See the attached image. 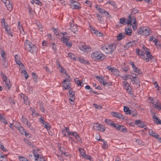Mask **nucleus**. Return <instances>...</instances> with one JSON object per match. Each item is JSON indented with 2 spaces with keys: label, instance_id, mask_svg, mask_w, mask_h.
<instances>
[{
  "label": "nucleus",
  "instance_id": "nucleus-1",
  "mask_svg": "<svg viewBox=\"0 0 161 161\" xmlns=\"http://www.w3.org/2000/svg\"><path fill=\"white\" fill-rule=\"evenodd\" d=\"M136 53L139 56L142 57V58L145 59L146 62H149V59L152 60L153 62L156 61V60L153 58V57L151 53L150 52H147L146 53V55L147 58H146L145 56V53H144L142 50H140V49H136Z\"/></svg>",
  "mask_w": 161,
  "mask_h": 161
},
{
  "label": "nucleus",
  "instance_id": "nucleus-2",
  "mask_svg": "<svg viewBox=\"0 0 161 161\" xmlns=\"http://www.w3.org/2000/svg\"><path fill=\"white\" fill-rule=\"evenodd\" d=\"M116 45L115 44L103 45L102 46L101 49L106 53L110 54L112 53L115 50Z\"/></svg>",
  "mask_w": 161,
  "mask_h": 161
},
{
  "label": "nucleus",
  "instance_id": "nucleus-3",
  "mask_svg": "<svg viewBox=\"0 0 161 161\" xmlns=\"http://www.w3.org/2000/svg\"><path fill=\"white\" fill-rule=\"evenodd\" d=\"M91 58L92 59L95 61H102L105 58V56L101 52L96 51L91 54Z\"/></svg>",
  "mask_w": 161,
  "mask_h": 161
},
{
  "label": "nucleus",
  "instance_id": "nucleus-4",
  "mask_svg": "<svg viewBox=\"0 0 161 161\" xmlns=\"http://www.w3.org/2000/svg\"><path fill=\"white\" fill-rule=\"evenodd\" d=\"M24 45L25 48L29 49V51L32 54L34 53L37 51L36 47L27 40H25L24 43Z\"/></svg>",
  "mask_w": 161,
  "mask_h": 161
},
{
  "label": "nucleus",
  "instance_id": "nucleus-5",
  "mask_svg": "<svg viewBox=\"0 0 161 161\" xmlns=\"http://www.w3.org/2000/svg\"><path fill=\"white\" fill-rule=\"evenodd\" d=\"M151 33L150 29L148 27H141L138 32L139 34L142 35L144 36H148Z\"/></svg>",
  "mask_w": 161,
  "mask_h": 161
},
{
  "label": "nucleus",
  "instance_id": "nucleus-6",
  "mask_svg": "<svg viewBox=\"0 0 161 161\" xmlns=\"http://www.w3.org/2000/svg\"><path fill=\"white\" fill-rule=\"evenodd\" d=\"M1 75L3 80L5 83L6 88L8 90H9L11 85V84L9 80L7 79L6 76L2 72L1 73Z\"/></svg>",
  "mask_w": 161,
  "mask_h": 161
},
{
  "label": "nucleus",
  "instance_id": "nucleus-7",
  "mask_svg": "<svg viewBox=\"0 0 161 161\" xmlns=\"http://www.w3.org/2000/svg\"><path fill=\"white\" fill-rule=\"evenodd\" d=\"M93 128L95 130H97L102 132L104 131L105 129V127L102 125H100L97 123L95 124L93 126Z\"/></svg>",
  "mask_w": 161,
  "mask_h": 161
},
{
  "label": "nucleus",
  "instance_id": "nucleus-8",
  "mask_svg": "<svg viewBox=\"0 0 161 161\" xmlns=\"http://www.w3.org/2000/svg\"><path fill=\"white\" fill-rule=\"evenodd\" d=\"M127 21V24L128 25H131L132 22L133 24L137 23L136 17L134 16H131V15H129V19Z\"/></svg>",
  "mask_w": 161,
  "mask_h": 161
},
{
  "label": "nucleus",
  "instance_id": "nucleus-9",
  "mask_svg": "<svg viewBox=\"0 0 161 161\" xmlns=\"http://www.w3.org/2000/svg\"><path fill=\"white\" fill-rule=\"evenodd\" d=\"M70 78V76L69 75L67 76V78L65 79L63 81V83L65 84L66 85L64 86V88L65 90L69 89L70 86L69 85L70 83L69 81V79Z\"/></svg>",
  "mask_w": 161,
  "mask_h": 161
},
{
  "label": "nucleus",
  "instance_id": "nucleus-10",
  "mask_svg": "<svg viewBox=\"0 0 161 161\" xmlns=\"http://www.w3.org/2000/svg\"><path fill=\"white\" fill-rule=\"evenodd\" d=\"M123 83V85L125 86V88L127 92L130 94H132L131 87L130 86L129 84L126 81H124Z\"/></svg>",
  "mask_w": 161,
  "mask_h": 161
},
{
  "label": "nucleus",
  "instance_id": "nucleus-11",
  "mask_svg": "<svg viewBox=\"0 0 161 161\" xmlns=\"http://www.w3.org/2000/svg\"><path fill=\"white\" fill-rule=\"evenodd\" d=\"M135 124L140 128H144V129H147V127L146 125L144 124L143 122L140 120H137L135 121Z\"/></svg>",
  "mask_w": 161,
  "mask_h": 161
},
{
  "label": "nucleus",
  "instance_id": "nucleus-12",
  "mask_svg": "<svg viewBox=\"0 0 161 161\" xmlns=\"http://www.w3.org/2000/svg\"><path fill=\"white\" fill-rule=\"evenodd\" d=\"M39 121L41 124H42V126L46 128L47 130H49L51 128L50 125L47 122L45 121L41 117L39 119Z\"/></svg>",
  "mask_w": 161,
  "mask_h": 161
},
{
  "label": "nucleus",
  "instance_id": "nucleus-13",
  "mask_svg": "<svg viewBox=\"0 0 161 161\" xmlns=\"http://www.w3.org/2000/svg\"><path fill=\"white\" fill-rule=\"evenodd\" d=\"M69 40V39L67 36L65 37H62L61 39V41L66 46H68L69 47H70L72 46V43L71 42H68Z\"/></svg>",
  "mask_w": 161,
  "mask_h": 161
},
{
  "label": "nucleus",
  "instance_id": "nucleus-14",
  "mask_svg": "<svg viewBox=\"0 0 161 161\" xmlns=\"http://www.w3.org/2000/svg\"><path fill=\"white\" fill-rule=\"evenodd\" d=\"M132 81H134V82H133V84H136L137 85V88H138L140 86V80L138 77H133Z\"/></svg>",
  "mask_w": 161,
  "mask_h": 161
},
{
  "label": "nucleus",
  "instance_id": "nucleus-15",
  "mask_svg": "<svg viewBox=\"0 0 161 161\" xmlns=\"http://www.w3.org/2000/svg\"><path fill=\"white\" fill-rule=\"evenodd\" d=\"M91 31L92 33L94 34L97 36L100 37L103 36V33L97 31L95 28L91 29Z\"/></svg>",
  "mask_w": 161,
  "mask_h": 161
},
{
  "label": "nucleus",
  "instance_id": "nucleus-16",
  "mask_svg": "<svg viewBox=\"0 0 161 161\" xmlns=\"http://www.w3.org/2000/svg\"><path fill=\"white\" fill-rule=\"evenodd\" d=\"M111 115L115 118L119 119H123L124 118V117H123L122 115L119 113L114 112H111Z\"/></svg>",
  "mask_w": 161,
  "mask_h": 161
},
{
  "label": "nucleus",
  "instance_id": "nucleus-17",
  "mask_svg": "<svg viewBox=\"0 0 161 161\" xmlns=\"http://www.w3.org/2000/svg\"><path fill=\"white\" fill-rule=\"evenodd\" d=\"M152 118L153 119L154 121L155 122L157 125L161 124V120L159 119L155 115V113H153Z\"/></svg>",
  "mask_w": 161,
  "mask_h": 161
},
{
  "label": "nucleus",
  "instance_id": "nucleus-18",
  "mask_svg": "<svg viewBox=\"0 0 161 161\" xmlns=\"http://www.w3.org/2000/svg\"><path fill=\"white\" fill-rule=\"evenodd\" d=\"M136 42L135 41H132L129 42L124 46L125 49L127 50L129 47H132L134 45H136Z\"/></svg>",
  "mask_w": 161,
  "mask_h": 161
},
{
  "label": "nucleus",
  "instance_id": "nucleus-19",
  "mask_svg": "<svg viewBox=\"0 0 161 161\" xmlns=\"http://www.w3.org/2000/svg\"><path fill=\"white\" fill-rule=\"evenodd\" d=\"M18 128V130L22 134L25 135L26 136H27L28 135H31V134L29 133H27L24 128L22 127H19Z\"/></svg>",
  "mask_w": 161,
  "mask_h": 161
},
{
  "label": "nucleus",
  "instance_id": "nucleus-20",
  "mask_svg": "<svg viewBox=\"0 0 161 161\" xmlns=\"http://www.w3.org/2000/svg\"><path fill=\"white\" fill-rule=\"evenodd\" d=\"M97 140L99 141H100L103 142V145L102 146V147L103 149L105 150L108 147V144L107 142L105 140L102 139L101 137L100 136L99 139L96 138Z\"/></svg>",
  "mask_w": 161,
  "mask_h": 161
},
{
  "label": "nucleus",
  "instance_id": "nucleus-21",
  "mask_svg": "<svg viewBox=\"0 0 161 161\" xmlns=\"http://www.w3.org/2000/svg\"><path fill=\"white\" fill-rule=\"evenodd\" d=\"M116 130L123 132H126V128L123 125H119L118 126Z\"/></svg>",
  "mask_w": 161,
  "mask_h": 161
},
{
  "label": "nucleus",
  "instance_id": "nucleus-22",
  "mask_svg": "<svg viewBox=\"0 0 161 161\" xmlns=\"http://www.w3.org/2000/svg\"><path fill=\"white\" fill-rule=\"evenodd\" d=\"M130 64L132 65V67L133 70V71L137 73V75H138L140 74V69L136 66L134 63L131 62Z\"/></svg>",
  "mask_w": 161,
  "mask_h": 161
},
{
  "label": "nucleus",
  "instance_id": "nucleus-23",
  "mask_svg": "<svg viewBox=\"0 0 161 161\" xmlns=\"http://www.w3.org/2000/svg\"><path fill=\"white\" fill-rule=\"evenodd\" d=\"M78 4V2L75 1L73 2H72V3L70 5V6L73 9H79L80 8V7L79 5H77V4Z\"/></svg>",
  "mask_w": 161,
  "mask_h": 161
},
{
  "label": "nucleus",
  "instance_id": "nucleus-24",
  "mask_svg": "<svg viewBox=\"0 0 161 161\" xmlns=\"http://www.w3.org/2000/svg\"><path fill=\"white\" fill-rule=\"evenodd\" d=\"M148 132L150 135L155 138H158V135L155 131H153L152 129H149L148 130Z\"/></svg>",
  "mask_w": 161,
  "mask_h": 161
},
{
  "label": "nucleus",
  "instance_id": "nucleus-25",
  "mask_svg": "<svg viewBox=\"0 0 161 161\" xmlns=\"http://www.w3.org/2000/svg\"><path fill=\"white\" fill-rule=\"evenodd\" d=\"M99 12L100 13L106 15H108L109 17H110V15L109 14L108 12L106 11L104 9L101 8H99L98 10Z\"/></svg>",
  "mask_w": 161,
  "mask_h": 161
},
{
  "label": "nucleus",
  "instance_id": "nucleus-26",
  "mask_svg": "<svg viewBox=\"0 0 161 161\" xmlns=\"http://www.w3.org/2000/svg\"><path fill=\"white\" fill-rule=\"evenodd\" d=\"M68 135H72L73 136H75L76 139H77L78 140H79L80 139V138L79 136V135H78L76 132H70L68 134Z\"/></svg>",
  "mask_w": 161,
  "mask_h": 161
},
{
  "label": "nucleus",
  "instance_id": "nucleus-27",
  "mask_svg": "<svg viewBox=\"0 0 161 161\" xmlns=\"http://www.w3.org/2000/svg\"><path fill=\"white\" fill-rule=\"evenodd\" d=\"M125 35L124 34H122L121 33L119 34L116 36L117 40L118 41L121 40L125 38Z\"/></svg>",
  "mask_w": 161,
  "mask_h": 161
},
{
  "label": "nucleus",
  "instance_id": "nucleus-28",
  "mask_svg": "<svg viewBox=\"0 0 161 161\" xmlns=\"http://www.w3.org/2000/svg\"><path fill=\"white\" fill-rule=\"evenodd\" d=\"M111 72L114 75L116 76H118L119 75V72L117 69L114 68V67H113V69L111 70Z\"/></svg>",
  "mask_w": 161,
  "mask_h": 161
},
{
  "label": "nucleus",
  "instance_id": "nucleus-29",
  "mask_svg": "<svg viewBox=\"0 0 161 161\" xmlns=\"http://www.w3.org/2000/svg\"><path fill=\"white\" fill-rule=\"evenodd\" d=\"M78 60L81 63H83L85 64H89L90 63L89 62L86 60L84 58H78Z\"/></svg>",
  "mask_w": 161,
  "mask_h": 161
},
{
  "label": "nucleus",
  "instance_id": "nucleus-30",
  "mask_svg": "<svg viewBox=\"0 0 161 161\" xmlns=\"http://www.w3.org/2000/svg\"><path fill=\"white\" fill-rule=\"evenodd\" d=\"M78 46L79 48L81 50L84 52H86V49H85L86 46L84 45L83 43H81Z\"/></svg>",
  "mask_w": 161,
  "mask_h": 161
},
{
  "label": "nucleus",
  "instance_id": "nucleus-31",
  "mask_svg": "<svg viewBox=\"0 0 161 161\" xmlns=\"http://www.w3.org/2000/svg\"><path fill=\"white\" fill-rule=\"evenodd\" d=\"M160 103L158 100L156 99V103L154 105L156 107V108L160 110L161 109V106H160Z\"/></svg>",
  "mask_w": 161,
  "mask_h": 161
},
{
  "label": "nucleus",
  "instance_id": "nucleus-32",
  "mask_svg": "<svg viewBox=\"0 0 161 161\" xmlns=\"http://www.w3.org/2000/svg\"><path fill=\"white\" fill-rule=\"evenodd\" d=\"M69 97L70 98L75 97V92L72 89H70L69 91Z\"/></svg>",
  "mask_w": 161,
  "mask_h": 161
},
{
  "label": "nucleus",
  "instance_id": "nucleus-33",
  "mask_svg": "<svg viewBox=\"0 0 161 161\" xmlns=\"http://www.w3.org/2000/svg\"><path fill=\"white\" fill-rule=\"evenodd\" d=\"M125 32L126 34L128 35L129 36H130L131 35L132 32H131V29L130 28H129L127 29L126 28H125Z\"/></svg>",
  "mask_w": 161,
  "mask_h": 161
},
{
  "label": "nucleus",
  "instance_id": "nucleus-34",
  "mask_svg": "<svg viewBox=\"0 0 161 161\" xmlns=\"http://www.w3.org/2000/svg\"><path fill=\"white\" fill-rule=\"evenodd\" d=\"M124 110L127 114H131V111L129 108L127 106H125L124 107Z\"/></svg>",
  "mask_w": 161,
  "mask_h": 161
},
{
  "label": "nucleus",
  "instance_id": "nucleus-35",
  "mask_svg": "<svg viewBox=\"0 0 161 161\" xmlns=\"http://www.w3.org/2000/svg\"><path fill=\"white\" fill-rule=\"evenodd\" d=\"M5 31L7 32V33L10 36H13V34L10 30V28L8 26L5 28Z\"/></svg>",
  "mask_w": 161,
  "mask_h": 161
},
{
  "label": "nucleus",
  "instance_id": "nucleus-36",
  "mask_svg": "<svg viewBox=\"0 0 161 161\" xmlns=\"http://www.w3.org/2000/svg\"><path fill=\"white\" fill-rule=\"evenodd\" d=\"M1 21L2 24L3 26L4 29L8 27V24L6 23L4 19L3 18L2 19Z\"/></svg>",
  "mask_w": 161,
  "mask_h": 161
},
{
  "label": "nucleus",
  "instance_id": "nucleus-37",
  "mask_svg": "<svg viewBox=\"0 0 161 161\" xmlns=\"http://www.w3.org/2000/svg\"><path fill=\"white\" fill-rule=\"evenodd\" d=\"M68 56L71 59L74 60H75L76 59V57L75 55L73 53H68Z\"/></svg>",
  "mask_w": 161,
  "mask_h": 161
},
{
  "label": "nucleus",
  "instance_id": "nucleus-38",
  "mask_svg": "<svg viewBox=\"0 0 161 161\" xmlns=\"http://www.w3.org/2000/svg\"><path fill=\"white\" fill-rule=\"evenodd\" d=\"M33 79L34 81L36 82H37V76H36V74L35 73H33L31 74Z\"/></svg>",
  "mask_w": 161,
  "mask_h": 161
},
{
  "label": "nucleus",
  "instance_id": "nucleus-39",
  "mask_svg": "<svg viewBox=\"0 0 161 161\" xmlns=\"http://www.w3.org/2000/svg\"><path fill=\"white\" fill-rule=\"evenodd\" d=\"M33 154L35 157L36 158L35 160H37L38 159H39V155L37 153V152H36L35 150L33 149Z\"/></svg>",
  "mask_w": 161,
  "mask_h": 161
},
{
  "label": "nucleus",
  "instance_id": "nucleus-40",
  "mask_svg": "<svg viewBox=\"0 0 161 161\" xmlns=\"http://www.w3.org/2000/svg\"><path fill=\"white\" fill-rule=\"evenodd\" d=\"M126 19L124 18H120L119 19V23L123 25H126L127 24V22L125 21Z\"/></svg>",
  "mask_w": 161,
  "mask_h": 161
},
{
  "label": "nucleus",
  "instance_id": "nucleus-41",
  "mask_svg": "<svg viewBox=\"0 0 161 161\" xmlns=\"http://www.w3.org/2000/svg\"><path fill=\"white\" fill-rule=\"evenodd\" d=\"M21 72L23 74V75H24V77L25 79H27L29 77V76L26 71L25 70H23Z\"/></svg>",
  "mask_w": 161,
  "mask_h": 161
},
{
  "label": "nucleus",
  "instance_id": "nucleus-42",
  "mask_svg": "<svg viewBox=\"0 0 161 161\" xmlns=\"http://www.w3.org/2000/svg\"><path fill=\"white\" fill-rule=\"evenodd\" d=\"M18 28L20 31V33L23 35H24L25 33L24 31V29H23L22 25H19V26H18Z\"/></svg>",
  "mask_w": 161,
  "mask_h": 161
},
{
  "label": "nucleus",
  "instance_id": "nucleus-43",
  "mask_svg": "<svg viewBox=\"0 0 161 161\" xmlns=\"http://www.w3.org/2000/svg\"><path fill=\"white\" fill-rule=\"evenodd\" d=\"M50 46L55 52L56 51V46L54 43H51Z\"/></svg>",
  "mask_w": 161,
  "mask_h": 161
},
{
  "label": "nucleus",
  "instance_id": "nucleus-44",
  "mask_svg": "<svg viewBox=\"0 0 161 161\" xmlns=\"http://www.w3.org/2000/svg\"><path fill=\"white\" fill-rule=\"evenodd\" d=\"M108 120L111 122V123H110V125L113 127L115 128L116 130V128H117L118 126L119 125L118 124H115L114 123H113L112 121H111V120Z\"/></svg>",
  "mask_w": 161,
  "mask_h": 161
},
{
  "label": "nucleus",
  "instance_id": "nucleus-45",
  "mask_svg": "<svg viewBox=\"0 0 161 161\" xmlns=\"http://www.w3.org/2000/svg\"><path fill=\"white\" fill-rule=\"evenodd\" d=\"M75 81L76 83L78 86H80L81 87L82 86L81 84V81L80 80H79L78 78H77L75 80Z\"/></svg>",
  "mask_w": 161,
  "mask_h": 161
},
{
  "label": "nucleus",
  "instance_id": "nucleus-46",
  "mask_svg": "<svg viewBox=\"0 0 161 161\" xmlns=\"http://www.w3.org/2000/svg\"><path fill=\"white\" fill-rule=\"evenodd\" d=\"M129 76H131V75H125L124 76H122V78H123V79L124 80H127L128 78L130 79H131V81H132L131 78L130 77H129Z\"/></svg>",
  "mask_w": 161,
  "mask_h": 161
},
{
  "label": "nucleus",
  "instance_id": "nucleus-47",
  "mask_svg": "<svg viewBox=\"0 0 161 161\" xmlns=\"http://www.w3.org/2000/svg\"><path fill=\"white\" fill-rule=\"evenodd\" d=\"M96 15H97V19L99 20V22H102L103 21V18H102V16L98 14H96Z\"/></svg>",
  "mask_w": 161,
  "mask_h": 161
},
{
  "label": "nucleus",
  "instance_id": "nucleus-48",
  "mask_svg": "<svg viewBox=\"0 0 161 161\" xmlns=\"http://www.w3.org/2000/svg\"><path fill=\"white\" fill-rule=\"evenodd\" d=\"M3 67L5 68H6L8 66V62L6 60V59H3Z\"/></svg>",
  "mask_w": 161,
  "mask_h": 161
},
{
  "label": "nucleus",
  "instance_id": "nucleus-49",
  "mask_svg": "<svg viewBox=\"0 0 161 161\" xmlns=\"http://www.w3.org/2000/svg\"><path fill=\"white\" fill-rule=\"evenodd\" d=\"M79 151L80 153V154L83 157L84 156H86V154L84 152V150L83 148H80Z\"/></svg>",
  "mask_w": 161,
  "mask_h": 161
},
{
  "label": "nucleus",
  "instance_id": "nucleus-50",
  "mask_svg": "<svg viewBox=\"0 0 161 161\" xmlns=\"http://www.w3.org/2000/svg\"><path fill=\"white\" fill-rule=\"evenodd\" d=\"M52 29L53 30V31L54 32V34L56 35H59V33L60 31H58L57 30V29H55L53 27L52 28Z\"/></svg>",
  "mask_w": 161,
  "mask_h": 161
},
{
  "label": "nucleus",
  "instance_id": "nucleus-51",
  "mask_svg": "<svg viewBox=\"0 0 161 161\" xmlns=\"http://www.w3.org/2000/svg\"><path fill=\"white\" fill-rule=\"evenodd\" d=\"M19 158L20 161H28V160L26 158L22 156L19 157Z\"/></svg>",
  "mask_w": 161,
  "mask_h": 161
},
{
  "label": "nucleus",
  "instance_id": "nucleus-52",
  "mask_svg": "<svg viewBox=\"0 0 161 161\" xmlns=\"http://www.w3.org/2000/svg\"><path fill=\"white\" fill-rule=\"evenodd\" d=\"M108 3L109 4H111V5L113 6L114 9L117 8V7L115 5V3L114 2H108Z\"/></svg>",
  "mask_w": 161,
  "mask_h": 161
},
{
  "label": "nucleus",
  "instance_id": "nucleus-53",
  "mask_svg": "<svg viewBox=\"0 0 161 161\" xmlns=\"http://www.w3.org/2000/svg\"><path fill=\"white\" fill-rule=\"evenodd\" d=\"M85 3L87 4V6L89 7H91L92 5V3L91 2L88 1H86L85 2Z\"/></svg>",
  "mask_w": 161,
  "mask_h": 161
},
{
  "label": "nucleus",
  "instance_id": "nucleus-54",
  "mask_svg": "<svg viewBox=\"0 0 161 161\" xmlns=\"http://www.w3.org/2000/svg\"><path fill=\"white\" fill-rule=\"evenodd\" d=\"M138 12V10L133 9L131 14L129 15H131V16H134V14Z\"/></svg>",
  "mask_w": 161,
  "mask_h": 161
},
{
  "label": "nucleus",
  "instance_id": "nucleus-55",
  "mask_svg": "<svg viewBox=\"0 0 161 161\" xmlns=\"http://www.w3.org/2000/svg\"><path fill=\"white\" fill-rule=\"evenodd\" d=\"M25 142L26 144H27L30 146H31V147H33V144H32V143H31V142H30L29 141H28V140H25Z\"/></svg>",
  "mask_w": 161,
  "mask_h": 161
},
{
  "label": "nucleus",
  "instance_id": "nucleus-56",
  "mask_svg": "<svg viewBox=\"0 0 161 161\" xmlns=\"http://www.w3.org/2000/svg\"><path fill=\"white\" fill-rule=\"evenodd\" d=\"M75 97H73V98H69V100H70V103L72 105H74V101L75 100Z\"/></svg>",
  "mask_w": 161,
  "mask_h": 161
},
{
  "label": "nucleus",
  "instance_id": "nucleus-57",
  "mask_svg": "<svg viewBox=\"0 0 161 161\" xmlns=\"http://www.w3.org/2000/svg\"><path fill=\"white\" fill-rule=\"evenodd\" d=\"M6 7L7 8V9L10 11H11L12 9V4H9V5L6 6Z\"/></svg>",
  "mask_w": 161,
  "mask_h": 161
},
{
  "label": "nucleus",
  "instance_id": "nucleus-58",
  "mask_svg": "<svg viewBox=\"0 0 161 161\" xmlns=\"http://www.w3.org/2000/svg\"><path fill=\"white\" fill-rule=\"evenodd\" d=\"M33 1L36 4L38 5H42V3L39 0H33Z\"/></svg>",
  "mask_w": 161,
  "mask_h": 161
},
{
  "label": "nucleus",
  "instance_id": "nucleus-59",
  "mask_svg": "<svg viewBox=\"0 0 161 161\" xmlns=\"http://www.w3.org/2000/svg\"><path fill=\"white\" fill-rule=\"evenodd\" d=\"M0 120H1V121L2 122L4 123L5 124H8V123L7 122L6 120L5 119V118L3 117V118L1 119Z\"/></svg>",
  "mask_w": 161,
  "mask_h": 161
},
{
  "label": "nucleus",
  "instance_id": "nucleus-60",
  "mask_svg": "<svg viewBox=\"0 0 161 161\" xmlns=\"http://www.w3.org/2000/svg\"><path fill=\"white\" fill-rule=\"evenodd\" d=\"M3 2L5 3L6 6L9 5V4H11L10 2V0H6V1H5Z\"/></svg>",
  "mask_w": 161,
  "mask_h": 161
},
{
  "label": "nucleus",
  "instance_id": "nucleus-61",
  "mask_svg": "<svg viewBox=\"0 0 161 161\" xmlns=\"http://www.w3.org/2000/svg\"><path fill=\"white\" fill-rule=\"evenodd\" d=\"M94 106L97 109H101L102 108V107L99 106V105H98L96 103H94L93 104Z\"/></svg>",
  "mask_w": 161,
  "mask_h": 161
},
{
  "label": "nucleus",
  "instance_id": "nucleus-62",
  "mask_svg": "<svg viewBox=\"0 0 161 161\" xmlns=\"http://www.w3.org/2000/svg\"><path fill=\"white\" fill-rule=\"evenodd\" d=\"M62 134H63V135L64 136H66V130L65 129H62L61 130Z\"/></svg>",
  "mask_w": 161,
  "mask_h": 161
},
{
  "label": "nucleus",
  "instance_id": "nucleus-63",
  "mask_svg": "<svg viewBox=\"0 0 161 161\" xmlns=\"http://www.w3.org/2000/svg\"><path fill=\"white\" fill-rule=\"evenodd\" d=\"M1 55L2 57L3 58V59H6V58L5 56V53L4 51H3L1 53Z\"/></svg>",
  "mask_w": 161,
  "mask_h": 161
},
{
  "label": "nucleus",
  "instance_id": "nucleus-64",
  "mask_svg": "<svg viewBox=\"0 0 161 161\" xmlns=\"http://www.w3.org/2000/svg\"><path fill=\"white\" fill-rule=\"evenodd\" d=\"M21 120L22 122L25 123V122H26L28 120L23 116H22L21 118Z\"/></svg>",
  "mask_w": 161,
  "mask_h": 161
}]
</instances>
